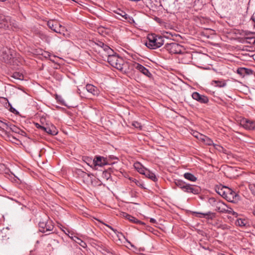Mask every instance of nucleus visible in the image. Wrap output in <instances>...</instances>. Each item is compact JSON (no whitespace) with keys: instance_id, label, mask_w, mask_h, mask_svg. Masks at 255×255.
<instances>
[{"instance_id":"nucleus-1","label":"nucleus","mask_w":255,"mask_h":255,"mask_svg":"<svg viewBox=\"0 0 255 255\" xmlns=\"http://www.w3.org/2000/svg\"><path fill=\"white\" fill-rule=\"evenodd\" d=\"M174 183L183 192L188 194L198 195L201 191L199 186L188 183L181 179H174Z\"/></svg>"},{"instance_id":"nucleus-2","label":"nucleus","mask_w":255,"mask_h":255,"mask_svg":"<svg viewBox=\"0 0 255 255\" xmlns=\"http://www.w3.org/2000/svg\"><path fill=\"white\" fill-rule=\"evenodd\" d=\"M164 42V37L155 34H151L147 36V41L145 42V45L148 48L155 49L161 47Z\"/></svg>"},{"instance_id":"nucleus-3","label":"nucleus","mask_w":255,"mask_h":255,"mask_svg":"<svg viewBox=\"0 0 255 255\" xmlns=\"http://www.w3.org/2000/svg\"><path fill=\"white\" fill-rule=\"evenodd\" d=\"M108 62L113 67L123 71L124 69V61L122 58L119 57L116 53H112L108 55Z\"/></svg>"},{"instance_id":"nucleus-4","label":"nucleus","mask_w":255,"mask_h":255,"mask_svg":"<svg viewBox=\"0 0 255 255\" xmlns=\"http://www.w3.org/2000/svg\"><path fill=\"white\" fill-rule=\"evenodd\" d=\"M0 55L1 60L7 64H12L13 63V50L7 47H3L1 50Z\"/></svg>"},{"instance_id":"nucleus-5","label":"nucleus","mask_w":255,"mask_h":255,"mask_svg":"<svg viewBox=\"0 0 255 255\" xmlns=\"http://www.w3.org/2000/svg\"><path fill=\"white\" fill-rule=\"evenodd\" d=\"M164 48L170 54H182L184 52V49L182 46L176 42L166 43Z\"/></svg>"},{"instance_id":"nucleus-6","label":"nucleus","mask_w":255,"mask_h":255,"mask_svg":"<svg viewBox=\"0 0 255 255\" xmlns=\"http://www.w3.org/2000/svg\"><path fill=\"white\" fill-rule=\"evenodd\" d=\"M47 25L54 32L63 35H65L64 32L66 31L65 27L63 26L57 21L50 20L48 21Z\"/></svg>"},{"instance_id":"nucleus-7","label":"nucleus","mask_w":255,"mask_h":255,"mask_svg":"<svg viewBox=\"0 0 255 255\" xmlns=\"http://www.w3.org/2000/svg\"><path fill=\"white\" fill-rule=\"evenodd\" d=\"M109 159L107 157H104L100 155H96L94 158V165L93 169H98V167H103L104 165L110 164Z\"/></svg>"},{"instance_id":"nucleus-8","label":"nucleus","mask_w":255,"mask_h":255,"mask_svg":"<svg viewBox=\"0 0 255 255\" xmlns=\"http://www.w3.org/2000/svg\"><path fill=\"white\" fill-rule=\"evenodd\" d=\"M54 225L51 220H47L46 222L40 221L39 223V231L41 233H46L52 231Z\"/></svg>"},{"instance_id":"nucleus-9","label":"nucleus","mask_w":255,"mask_h":255,"mask_svg":"<svg viewBox=\"0 0 255 255\" xmlns=\"http://www.w3.org/2000/svg\"><path fill=\"white\" fill-rule=\"evenodd\" d=\"M12 24H13V22L10 16L0 14V28L8 29Z\"/></svg>"},{"instance_id":"nucleus-10","label":"nucleus","mask_w":255,"mask_h":255,"mask_svg":"<svg viewBox=\"0 0 255 255\" xmlns=\"http://www.w3.org/2000/svg\"><path fill=\"white\" fill-rule=\"evenodd\" d=\"M214 207L215 208V211L220 213H231L233 212V215L237 214L234 211H233L231 209H230V210L227 209V205L225 203L220 201H219V202L216 204V205Z\"/></svg>"},{"instance_id":"nucleus-11","label":"nucleus","mask_w":255,"mask_h":255,"mask_svg":"<svg viewBox=\"0 0 255 255\" xmlns=\"http://www.w3.org/2000/svg\"><path fill=\"white\" fill-rule=\"evenodd\" d=\"M240 125L244 128L248 130L255 129V122L252 120L243 118L240 121Z\"/></svg>"},{"instance_id":"nucleus-12","label":"nucleus","mask_w":255,"mask_h":255,"mask_svg":"<svg viewBox=\"0 0 255 255\" xmlns=\"http://www.w3.org/2000/svg\"><path fill=\"white\" fill-rule=\"evenodd\" d=\"M192 98L201 104H207L209 102L208 97L201 95L197 92H193L192 94Z\"/></svg>"},{"instance_id":"nucleus-13","label":"nucleus","mask_w":255,"mask_h":255,"mask_svg":"<svg viewBox=\"0 0 255 255\" xmlns=\"http://www.w3.org/2000/svg\"><path fill=\"white\" fill-rule=\"evenodd\" d=\"M225 194L224 196V198L226 199L228 201H233L238 196L237 194L232 190L231 189L226 187L225 188Z\"/></svg>"},{"instance_id":"nucleus-14","label":"nucleus","mask_w":255,"mask_h":255,"mask_svg":"<svg viewBox=\"0 0 255 255\" xmlns=\"http://www.w3.org/2000/svg\"><path fill=\"white\" fill-rule=\"evenodd\" d=\"M133 66L136 69L138 70L139 72L147 77H151L152 76V74L150 73L149 70L142 65L135 62L133 64Z\"/></svg>"},{"instance_id":"nucleus-15","label":"nucleus","mask_w":255,"mask_h":255,"mask_svg":"<svg viewBox=\"0 0 255 255\" xmlns=\"http://www.w3.org/2000/svg\"><path fill=\"white\" fill-rule=\"evenodd\" d=\"M42 130L51 135H56L58 133L56 127L53 125H46V126H43L42 127Z\"/></svg>"},{"instance_id":"nucleus-16","label":"nucleus","mask_w":255,"mask_h":255,"mask_svg":"<svg viewBox=\"0 0 255 255\" xmlns=\"http://www.w3.org/2000/svg\"><path fill=\"white\" fill-rule=\"evenodd\" d=\"M85 89L87 91L93 96H97L100 94L99 89L96 86L92 84H87Z\"/></svg>"},{"instance_id":"nucleus-17","label":"nucleus","mask_w":255,"mask_h":255,"mask_svg":"<svg viewBox=\"0 0 255 255\" xmlns=\"http://www.w3.org/2000/svg\"><path fill=\"white\" fill-rule=\"evenodd\" d=\"M237 73L242 77H244L246 75H250L253 74V71L249 68L245 67H240L237 70Z\"/></svg>"},{"instance_id":"nucleus-18","label":"nucleus","mask_w":255,"mask_h":255,"mask_svg":"<svg viewBox=\"0 0 255 255\" xmlns=\"http://www.w3.org/2000/svg\"><path fill=\"white\" fill-rule=\"evenodd\" d=\"M9 125V123H5L0 120V128H1V130L4 133L7 135V136L9 138H11L14 140H17L15 137L13 136H11L9 134V133L5 130H4V128H8V126Z\"/></svg>"},{"instance_id":"nucleus-19","label":"nucleus","mask_w":255,"mask_h":255,"mask_svg":"<svg viewBox=\"0 0 255 255\" xmlns=\"http://www.w3.org/2000/svg\"><path fill=\"white\" fill-rule=\"evenodd\" d=\"M123 216L126 218L127 219L129 220L131 223H134L137 224H142L143 223L135 218V217L126 213H123Z\"/></svg>"},{"instance_id":"nucleus-20","label":"nucleus","mask_w":255,"mask_h":255,"mask_svg":"<svg viewBox=\"0 0 255 255\" xmlns=\"http://www.w3.org/2000/svg\"><path fill=\"white\" fill-rule=\"evenodd\" d=\"M235 223L237 226L241 227H246L249 226L248 221L245 219L239 218Z\"/></svg>"},{"instance_id":"nucleus-21","label":"nucleus","mask_w":255,"mask_h":255,"mask_svg":"<svg viewBox=\"0 0 255 255\" xmlns=\"http://www.w3.org/2000/svg\"><path fill=\"white\" fill-rule=\"evenodd\" d=\"M200 139L204 142V143L208 145H213L214 144L213 141L208 136L204 135H200Z\"/></svg>"},{"instance_id":"nucleus-22","label":"nucleus","mask_w":255,"mask_h":255,"mask_svg":"<svg viewBox=\"0 0 255 255\" xmlns=\"http://www.w3.org/2000/svg\"><path fill=\"white\" fill-rule=\"evenodd\" d=\"M115 12L118 15L121 16L126 20L129 21L131 20L130 17L127 14L125 11L119 9L118 11Z\"/></svg>"},{"instance_id":"nucleus-23","label":"nucleus","mask_w":255,"mask_h":255,"mask_svg":"<svg viewBox=\"0 0 255 255\" xmlns=\"http://www.w3.org/2000/svg\"><path fill=\"white\" fill-rule=\"evenodd\" d=\"M134 167L140 174H141L143 175H144L145 171H146V170H147V169L144 168L139 162H137V163H136L134 164Z\"/></svg>"},{"instance_id":"nucleus-24","label":"nucleus","mask_w":255,"mask_h":255,"mask_svg":"<svg viewBox=\"0 0 255 255\" xmlns=\"http://www.w3.org/2000/svg\"><path fill=\"white\" fill-rule=\"evenodd\" d=\"M215 84L216 87L219 88H223L226 86L227 83L225 80H213L212 81V85Z\"/></svg>"},{"instance_id":"nucleus-25","label":"nucleus","mask_w":255,"mask_h":255,"mask_svg":"<svg viewBox=\"0 0 255 255\" xmlns=\"http://www.w3.org/2000/svg\"><path fill=\"white\" fill-rule=\"evenodd\" d=\"M144 175H145V177L148 178L149 179L152 180V181L155 182L157 180V178L156 177L154 173L151 172L150 170L147 169L146 171H145V173L144 174Z\"/></svg>"},{"instance_id":"nucleus-26","label":"nucleus","mask_w":255,"mask_h":255,"mask_svg":"<svg viewBox=\"0 0 255 255\" xmlns=\"http://www.w3.org/2000/svg\"><path fill=\"white\" fill-rule=\"evenodd\" d=\"M183 177L187 180L195 182L197 180L196 177H195L193 174L189 172H186L184 174Z\"/></svg>"},{"instance_id":"nucleus-27","label":"nucleus","mask_w":255,"mask_h":255,"mask_svg":"<svg viewBox=\"0 0 255 255\" xmlns=\"http://www.w3.org/2000/svg\"><path fill=\"white\" fill-rule=\"evenodd\" d=\"M129 179L132 182L134 183L135 185L141 189H145L146 188L144 186V185L141 181L137 180V179L133 178H129Z\"/></svg>"},{"instance_id":"nucleus-28","label":"nucleus","mask_w":255,"mask_h":255,"mask_svg":"<svg viewBox=\"0 0 255 255\" xmlns=\"http://www.w3.org/2000/svg\"><path fill=\"white\" fill-rule=\"evenodd\" d=\"M83 160L93 168V165H94V159H93L90 157L84 156L83 157Z\"/></svg>"},{"instance_id":"nucleus-29","label":"nucleus","mask_w":255,"mask_h":255,"mask_svg":"<svg viewBox=\"0 0 255 255\" xmlns=\"http://www.w3.org/2000/svg\"><path fill=\"white\" fill-rule=\"evenodd\" d=\"M72 239L77 244H79L82 247L85 248L87 247L86 243L81 239L76 236L72 237Z\"/></svg>"},{"instance_id":"nucleus-30","label":"nucleus","mask_w":255,"mask_h":255,"mask_svg":"<svg viewBox=\"0 0 255 255\" xmlns=\"http://www.w3.org/2000/svg\"><path fill=\"white\" fill-rule=\"evenodd\" d=\"M225 188H226V186H223L222 187H218L217 189H216L217 193L222 196L223 198H224L225 194Z\"/></svg>"},{"instance_id":"nucleus-31","label":"nucleus","mask_w":255,"mask_h":255,"mask_svg":"<svg viewBox=\"0 0 255 255\" xmlns=\"http://www.w3.org/2000/svg\"><path fill=\"white\" fill-rule=\"evenodd\" d=\"M8 128H9L12 132L16 133H18V132H19L20 128L11 124H9Z\"/></svg>"},{"instance_id":"nucleus-32","label":"nucleus","mask_w":255,"mask_h":255,"mask_svg":"<svg viewBox=\"0 0 255 255\" xmlns=\"http://www.w3.org/2000/svg\"><path fill=\"white\" fill-rule=\"evenodd\" d=\"M11 77L17 80H22L23 78V76L22 74L19 72H14L11 76Z\"/></svg>"},{"instance_id":"nucleus-33","label":"nucleus","mask_w":255,"mask_h":255,"mask_svg":"<svg viewBox=\"0 0 255 255\" xmlns=\"http://www.w3.org/2000/svg\"><path fill=\"white\" fill-rule=\"evenodd\" d=\"M77 173L83 178L86 177V176L90 177L91 175H93L92 174H88L83 171L81 169H78L77 171Z\"/></svg>"},{"instance_id":"nucleus-34","label":"nucleus","mask_w":255,"mask_h":255,"mask_svg":"<svg viewBox=\"0 0 255 255\" xmlns=\"http://www.w3.org/2000/svg\"><path fill=\"white\" fill-rule=\"evenodd\" d=\"M103 48L104 50V51L107 52V53L108 55H110L112 53H114L113 49H111L109 46H108L107 45H106L105 44H104V46L103 47Z\"/></svg>"},{"instance_id":"nucleus-35","label":"nucleus","mask_w":255,"mask_h":255,"mask_svg":"<svg viewBox=\"0 0 255 255\" xmlns=\"http://www.w3.org/2000/svg\"><path fill=\"white\" fill-rule=\"evenodd\" d=\"M208 201L209 203L214 207L219 200L216 199L214 197H211L209 199Z\"/></svg>"},{"instance_id":"nucleus-36","label":"nucleus","mask_w":255,"mask_h":255,"mask_svg":"<svg viewBox=\"0 0 255 255\" xmlns=\"http://www.w3.org/2000/svg\"><path fill=\"white\" fill-rule=\"evenodd\" d=\"M103 176L104 178L106 179V180H108L111 177V174L107 171H104L103 172Z\"/></svg>"},{"instance_id":"nucleus-37","label":"nucleus","mask_w":255,"mask_h":255,"mask_svg":"<svg viewBox=\"0 0 255 255\" xmlns=\"http://www.w3.org/2000/svg\"><path fill=\"white\" fill-rule=\"evenodd\" d=\"M194 213L196 214L200 215L199 216H197L199 217H206L209 216L211 214V212H209L207 213H199V212H194Z\"/></svg>"},{"instance_id":"nucleus-38","label":"nucleus","mask_w":255,"mask_h":255,"mask_svg":"<svg viewBox=\"0 0 255 255\" xmlns=\"http://www.w3.org/2000/svg\"><path fill=\"white\" fill-rule=\"evenodd\" d=\"M4 99L6 100L7 101V103L8 104V106L10 107V108H9V110L11 112L13 113H15V112L17 113V111L14 109L13 108L12 106L11 105V104L9 103V102L8 101L7 99H6V98H4Z\"/></svg>"},{"instance_id":"nucleus-39","label":"nucleus","mask_w":255,"mask_h":255,"mask_svg":"<svg viewBox=\"0 0 255 255\" xmlns=\"http://www.w3.org/2000/svg\"><path fill=\"white\" fill-rule=\"evenodd\" d=\"M103 251L107 252L108 253V255H111V254H115L114 252L112 249H111L110 248H105L104 249H103Z\"/></svg>"},{"instance_id":"nucleus-40","label":"nucleus","mask_w":255,"mask_h":255,"mask_svg":"<svg viewBox=\"0 0 255 255\" xmlns=\"http://www.w3.org/2000/svg\"><path fill=\"white\" fill-rule=\"evenodd\" d=\"M249 188L252 193L255 195V184L250 185Z\"/></svg>"},{"instance_id":"nucleus-41","label":"nucleus","mask_w":255,"mask_h":255,"mask_svg":"<svg viewBox=\"0 0 255 255\" xmlns=\"http://www.w3.org/2000/svg\"><path fill=\"white\" fill-rule=\"evenodd\" d=\"M41 55L46 58H48L50 56V53L47 51H44Z\"/></svg>"},{"instance_id":"nucleus-42","label":"nucleus","mask_w":255,"mask_h":255,"mask_svg":"<svg viewBox=\"0 0 255 255\" xmlns=\"http://www.w3.org/2000/svg\"><path fill=\"white\" fill-rule=\"evenodd\" d=\"M219 149L220 152H222L224 153H227V150L222 146H219Z\"/></svg>"},{"instance_id":"nucleus-43","label":"nucleus","mask_w":255,"mask_h":255,"mask_svg":"<svg viewBox=\"0 0 255 255\" xmlns=\"http://www.w3.org/2000/svg\"><path fill=\"white\" fill-rule=\"evenodd\" d=\"M96 44L99 47L103 48L105 43L102 41H98Z\"/></svg>"},{"instance_id":"nucleus-44","label":"nucleus","mask_w":255,"mask_h":255,"mask_svg":"<svg viewBox=\"0 0 255 255\" xmlns=\"http://www.w3.org/2000/svg\"><path fill=\"white\" fill-rule=\"evenodd\" d=\"M193 135L197 137V138H200V135H202V134H200V133H199L197 131H194L193 133Z\"/></svg>"},{"instance_id":"nucleus-45","label":"nucleus","mask_w":255,"mask_h":255,"mask_svg":"<svg viewBox=\"0 0 255 255\" xmlns=\"http://www.w3.org/2000/svg\"><path fill=\"white\" fill-rule=\"evenodd\" d=\"M18 134H20L23 136H26V132L24 130H23L21 129H19V132H18Z\"/></svg>"},{"instance_id":"nucleus-46","label":"nucleus","mask_w":255,"mask_h":255,"mask_svg":"<svg viewBox=\"0 0 255 255\" xmlns=\"http://www.w3.org/2000/svg\"><path fill=\"white\" fill-rule=\"evenodd\" d=\"M106 226H107L108 228H109L111 230H112L115 234L117 233V230L116 229H114L111 226H110L108 225H106Z\"/></svg>"},{"instance_id":"nucleus-47","label":"nucleus","mask_w":255,"mask_h":255,"mask_svg":"<svg viewBox=\"0 0 255 255\" xmlns=\"http://www.w3.org/2000/svg\"><path fill=\"white\" fill-rule=\"evenodd\" d=\"M49 240H50V242L51 243L54 244V243H58V241L57 240L53 239L52 238H50Z\"/></svg>"},{"instance_id":"nucleus-48","label":"nucleus","mask_w":255,"mask_h":255,"mask_svg":"<svg viewBox=\"0 0 255 255\" xmlns=\"http://www.w3.org/2000/svg\"><path fill=\"white\" fill-rule=\"evenodd\" d=\"M213 146L214 147V148L217 149V150H218L219 151V146H221V145H218V144H215L214 143L213 144Z\"/></svg>"},{"instance_id":"nucleus-49","label":"nucleus","mask_w":255,"mask_h":255,"mask_svg":"<svg viewBox=\"0 0 255 255\" xmlns=\"http://www.w3.org/2000/svg\"><path fill=\"white\" fill-rule=\"evenodd\" d=\"M35 126L37 128H39V129H40L42 130V127H43V126H42L41 125H40L38 123H36L35 124Z\"/></svg>"},{"instance_id":"nucleus-50","label":"nucleus","mask_w":255,"mask_h":255,"mask_svg":"<svg viewBox=\"0 0 255 255\" xmlns=\"http://www.w3.org/2000/svg\"><path fill=\"white\" fill-rule=\"evenodd\" d=\"M200 246L205 250H208L209 248L207 246H203L201 243L199 244Z\"/></svg>"},{"instance_id":"nucleus-51","label":"nucleus","mask_w":255,"mask_h":255,"mask_svg":"<svg viewBox=\"0 0 255 255\" xmlns=\"http://www.w3.org/2000/svg\"><path fill=\"white\" fill-rule=\"evenodd\" d=\"M116 234H117V235L118 237H119V238H120V237H121V236H124L123 234L122 233L119 232H118V231H117V232Z\"/></svg>"},{"instance_id":"nucleus-52","label":"nucleus","mask_w":255,"mask_h":255,"mask_svg":"<svg viewBox=\"0 0 255 255\" xmlns=\"http://www.w3.org/2000/svg\"><path fill=\"white\" fill-rule=\"evenodd\" d=\"M110 158L111 159H118L116 156H115L114 155H110L109 156V158H108V159L110 160Z\"/></svg>"},{"instance_id":"nucleus-53","label":"nucleus","mask_w":255,"mask_h":255,"mask_svg":"<svg viewBox=\"0 0 255 255\" xmlns=\"http://www.w3.org/2000/svg\"><path fill=\"white\" fill-rule=\"evenodd\" d=\"M150 222L151 223H155L156 222L155 219H154L153 218H151L150 219Z\"/></svg>"},{"instance_id":"nucleus-54","label":"nucleus","mask_w":255,"mask_h":255,"mask_svg":"<svg viewBox=\"0 0 255 255\" xmlns=\"http://www.w3.org/2000/svg\"><path fill=\"white\" fill-rule=\"evenodd\" d=\"M251 20H252L254 22V23H255V15H254L251 17Z\"/></svg>"},{"instance_id":"nucleus-55","label":"nucleus","mask_w":255,"mask_h":255,"mask_svg":"<svg viewBox=\"0 0 255 255\" xmlns=\"http://www.w3.org/2000/svg\"><path fill=\"white\" fill-rule=\"evenodd\" d=\"M139 123L138 122H135L134 123L132 124V125L135 127H137V126L139 125Z\"/></svg>"},{"instance_id":"nucleus-56","label":"nucleus","mask_w":255,"mask_h":255,"mask_svg":"<svg viewBox=\"0 0 255 255\" xmlns=\"http://www.w3.org/2000/svg\"><path fill=\"white\" fill-rule=\"evenodd\" d=\"M116 17H117V18H119V19H120L122 20V19L120 17H119L118 16H116Z\"/></svg>"},{"instance_id":"nucleus-57","label":"nucleus","mask_w":255,"mask_h":255,"mask_svg":"<svg viewBox=\"0 0 255 255\" xmlns=\"http://www.w3.org/2000/svg\"><path fill=\"white\" fill-rule=\"evenodd\" d=\"M50 234L48 233V234H46L45 235H49Z\"/></svg>"}]
</instances>
